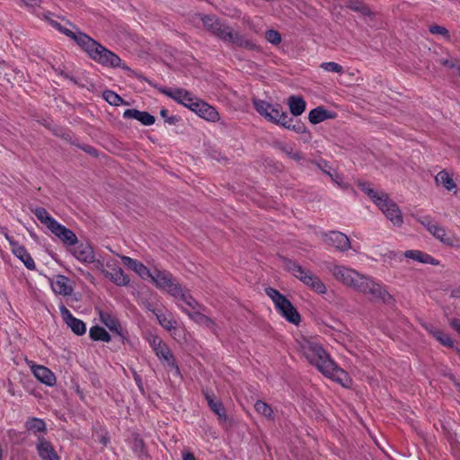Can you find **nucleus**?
Returning <instances> with one entry per match:
<instances>
[{"label":"nucleus","instance_id":"nucleus-1","mask_svg":"<svg viewBox=\"0 0 460 460\" xmlns=\"http://www.w3.org/2000/svg\"><path fill=\"white\" fill-rule=\"evenodd\" d=\"M302 349L308 361L314 365L324 376L335 380L343 386H348L351 382L347 373L331 359L320 344L305 341Z\"/></svg>","mask_w":460,"mask_h":460},{"label":"nucleus","instance_id":"nucleus-2","mask_svg":"<svg viewBox=\"0 0 460 460\" xmlns=\"http://www.w3.org/2000/svg\"><path fill=\"white\" fill-rule=\"evenodd\" d=\"M78 46L87 53L91 59L102 66L112 68L121 67L123 70L128 72L129 76H136L137 78L144 79L142 75H137L128 66L122 63L118 55L102 46L89 35L84 33V35L79 36Z\"/></svg>","mask_w":460,"mask_h":460},{"label":"nucleus","instance_id":"nucleus-3","mask_svg":"<svg viewBox=\"0 0 460 460\" xmlns=\"http://www.w3.org/2000/svg\"><path fill=\"white\" fill-rule=\"evenodd\" d=\"M32 212L38 220L43 224L55 236H57L64 245L74 246L77 244L78 239L76 234L69 228L59 224L54 217L50 216L46 208L39 207L34 208Z\"/></svg>","mask_w":460,"mask_h":460},{"label":"nucleus","instance_id":"nucleus-4","mask_svg":"<svg viewBox=\"0 0 460 460\" xmlns=\"http://www.w3.org/2000/svg\"><path fill=\"white\" fill-rule=\"evenodd\" d=\"M281 260L285 269L311 290L321 295L326 293V287L318 276L290 259L281 257Z\"/></svg>","mask_w":460,"mask_h":460},{"label":"nucleus","instance_id":"nucleus-5","mask_svg":"<svg viewBox=\"0 0 460 460\" xmlns=\"http://www.w3.org/2000/svg\"><path fill=\"white\" fill-rule=\"evenodd\" d=\"M252 104L256 111L268 121L279 126H286L288 114L283 111L280 104L272 105L266 101L259 99H252Z\"/></svg>","mask_w":460,"mask_h":460},{"label":"nucleus","instance_id":"nucleus-6","mask_svg":"<svg viewBox=\"0 0 460 460\" xmlns=\"http://www.w3.org/2000/svg\"><path fill=\"white\" fill-rule=\"evenodd\" d=\"M218 39L225 43L230 44L233 48H241L248 50L259 49L258 46L253 40L248 39L240 31L234 30V28H232L227 23L223 31L220 33Z\"/></svg>","mask_w":460,"mask_h":460},{"label":"nucleus","instance_id":"nucleus-7","mask_svg":"<svg viewBox=\"0 0 460 460\" xmlns=\"http://www.w3.org/2000/svg\"><path fill=\"white\" fill-rule=\"evenodd\" d=\"M0 231L4 235L6 240L9 242L12 252L23 262L24 266L28 270H36V264L34 262V260L27 252L26 248L23 245L20 244L18 242L14 241L13 238L7 234L6 228L0 226Z\"/></svg>","mask_w":460,"mask_h":460},{"label":"nucleus","instance_id":"nucleus-8","mask_svg":"<svg viewBox=\"0 0 460 460\" xmlns=\"http://www.w3.org/2000/svg\"><path fill=\"white\" fill-rule=\"evenodd\" d=\"M367 282V285H365V290L361 293L370 296L372 301L380 300L385 304H389L393 300L392 296L380 283L376 282L371 278Z\"/></svg>","mask_w":460,"mask_h":460},{"label":"nucleus","instance_id":"nucleus-9","mask_svg":"<svg viewBox=\"0 0 460 460\" xmlns=\"http://www.w3.org/2000/svg\"><path fill=\"white\" fill-rule=\"evenodd\" d=\"M416 220L421 224L435 238L443 243L452 245V240L447 235L445 228L433 223L429 216L417 217Z\"/></svg>","mask_w":460,"mask_h":460},{"label":"nucleus","instance_id":"nucleus-10","mask_svg":"<svg viewBox=\"0 0 460 460\" xmlns=\"http://www.w3.org/2000/svg\"><path fill=\"white\" fill-rule=\"evenodd\" d=\"M197 17L202 22L203 27L206 31L217 38H219L220 33L226 25V22L221 21L214 14L198 13Z\"/></svg>","mask_w":460,"mask_h":460},{"label":"nucleus","instance_id":"nucleus-11","mask_svg":"<svg viewBox=\"0 0 460 460\" xmlns=\"http://www.w3.org/2000/svg\"><path fill=\"white\" fill-rule=\"evenodd\" d=\"M378 208L385 215L387 219H389L394 226H400L402 224L403 220L402 212L398 205L394 202L389 196L378 206Z\"/></svg>","mask_w":460,"mask_h":460},{"label":"nucleus","instance_id":"nucleus-12","mask_svg":"<svg viewBox=\"0 0 460 460\" xmlns=\"http://www.w3.org/2000/svg\"><path fill=\"white\" fill-rule=\"evenodd\" d=\"M323 241L326 244L335 247L340 252H346L350 248L349 238L339 231H331L324 234Z\"/></svg>","mask_w":460,"mask_h":460},{"label":"nucleus","instance_id":"nucleus-13","mask_svg":"<svg viewBox=\"0 0 460 460\" xmlns=\"http://www.w3.org/2000/svg\"><path fill=\"white\" fill-rule=\"evenodd\" d=\"M99 316L102 323L120 338L122 343L128 341V332L122 328L116 317L105 311H100Z\"/></svg>","mask_w":460,"mask_h":460},{"label":"nucleus","instance_id":"nucleus-14","mask_svg":"<svg viewBox=\"0 0 460 460\" xmlns=\"http://www.w3.org/2000/svg\"><path fill=\"white\" fill-rule=\"evenodd\" d=\"M59 311L64 322L75 334L83 335L85 333L86 325L82 320L75 318L64 305L59 306Z\"/></svg>","mask_w":460,"mask_h":460},{"label":"nucleus","instance_id":"nucleus-15","mask_svg":"<svg viewBox=\"0 0 460 460\" xmlns=\"http://www.w3.org/2000/svg\"><path fill=\"white\" fill-rule=\"evenodd\" d=\"M161 92L187 108H189V105H190V103L195 101L196 98V96H194L191 93L182 88H163L161 89Z\"/></svg>","mask_w":460,"mask_h":460},{"label":"nucleus","instance_id":"nucleus-16","mask_svg":"<svg viewBox=\"0 0 460 460\" xmlns=\"http://www.w3.org/2000/svg\"><path fill=\"white\" fill-rule=\"evenodd\" d=\"M71 252L78 261L84 263H93L95 261L93 248L88 243H77L74 245Z\"/></svg>","mask_w":460,"mask_h":460},{"label":"nucleus","instance_id":"nucleus-17","mask_svg":"<svg viewBox=\"0 0 460 460\" xmlns=\"http://www.w3.org/2000/svg\"><path fill=\"white\" fill-rule=\"evenodd\" d=\"M277 311L289 323L298 325L301 316L292 303L286 298L277 308Z\"/></svg>","mask_w":460,"mask_h":460},{"label":"nucleus","instance_id":"nucleus-18","mask_svg":"<svg viewBox=\"0 0 460 460\" xmlns=\"http://www.w3.org/2000/svg\"><path fill=\"white\" fill-rule=\"evenodd\" d=\"M69 279L64 275H56L51 279V288L58 295L70 296L73 292V288L68 284Z\"/></svg>","mask_w":460,"mask_h":460},{"label":"nucleus","instance_id":"nucleus-19","mask_svg":"<svg viewBox=\"0 0 460 460\" xmlns=\"http://www.w3.org/2000/svg\"><path fill=\"white\" fill-rule=\"evenodd\" d=\"M37 451L42 460H60L51 443L44 438H39Z\"/></svg>","mask_w":460,"mask_h":460},{"label":"nucleus","instance_id":"nucleus-20","mask_svg":"<svg viewBox=\"0 0 460 460\" xmlns=\"http://www.w3.org/2000/svg\"><path fill=\"white\" fill-rule=\"evenodd\" d=\"M336 280L348 286L351 276L355 275V270L341 265H332L328 267Z\"/></svg>","mask_w":460,"mask_h":460},{"label":"nucleus","instance_id":"nucleus-21","mask_svg":"<svg viewBox=\"0 0 460 460\" xmlns=\"http://www.w3.org/2000/svg\"><path fill=\"white\" fill-rule=\"evenodd\" d=\"M124 119H134L145 126H151L155 123V118L147 111H141L137 109H128L123 113Z\"/></svg>","mask_w":460,"mask_h":460},{"label":"nucleus","instance_id":"nucleus-22","mask_svg":"<svg viewBox=\"0 0 460 460\" xmlns=\"http://www.w3.org/2000/svg\"><path fill=\"white\" fill-rule=\"evenodd\" d=\"M155 353L164 366L171 369H174L176 374H180V369L175 361V358L166 344L160 347V349H158V350Z\"/></svg>","mask_w":460,"mask_h":460},{"label":"nucleus","instance_id":"nucleus-23","mask_svg":"<svg viewBox=\"0 0 460 460\" xmlns=\"http://www.w3.org/2000/svg\"><path fill=\"white\" fill-rule=\"evenodd\" d=\"M181 310L184 313H186L190 316V318L192 319L198 324L206 326L212 332H216L217 324L210 317L201 314L199 311L190 312V310H187L185 308H181Z\"/></svg>","mask_w":460,"mask_h":460},{"label":"nucleus","instance_id":"nucleus-24","mask_svg":"<svg viewBox=\"0 0 460 460\" xmlns=\"http://www.w3.org/2000/svg\"><path fill=\"white\" fill-rule=\"evenodd\" d=\"M336 114L325 110L323 106H318L310 111L308 119L312 124H318L328 119H334Z\"/></svg>","mask_w":460,"mask_h":460},{"label":"nucleus","instance_id":"nucleus-25","mask_svg":"<svg viewBox=\"0 0 460 460\" xmlns=\"http://www.w3.org/2000/svg\"><path fill=\"white\" fill-rule=\"evenodd\" d=\"M122 262L137 273L142 279L150 278L151 272L143 263L128 256L121 257Z\"/></svg>","mask_w":460,"mask_h":460},{"label":"nucleus","instance_id":"nucleus-26","mask_svg":"<svg viewBox=\"0 0 460 460\" xmlns=\"http://www.w3.org/2000/svg\"><path fill=\"white\" fill-rule=\"evenodd\" d=\"M150 278L155 283L156 287L161 289H166L174 280L170 272L158 270H155L154 274L151 273Z\"/></svg>","mask_w":460,"mask_h":460},{"label":"nucleus","instance_id":"nucleus-27","mask_svg":"<svg viewBox=\"0 0 460 460\" xmlns=\"http://www.w3.org/2000/svg\"><path fill=\"white\" fill-rule=\"evenodd\" d=\"M33 374L41 383L47 385H53L56 383L55 375L44 366H37L33 369Z\"/></svg>","mask_w":460,"mask_h":460},{"label":"nucleus","instance_id":"nucleus-28","mask_svg":"<svg viewBox=\"0 0 460 460\" xmlns=\"http://www.w3.org/2000/svg\"><path fill=\"white\" fill-rule=\"evenodd\" d=\"M288 105L289 107L290 113L295 116H300L306 107L305 101L302 96L291 95L288 99Z\"/></svg>","mask_w":460,"mask_h":460},{"label":"nucleus","instance_id":"nucleus-29","mask_svg":"<svg viewBox=\"0 0 460 460\" xmlns=\"http://www.w3.org/2000/svg\"><path fill=\"white\" fill-rule=\"evenodd\" d=\"M131 448L140 460L149 459V455L146 450V443L138 434L133 435Z\"/></svg>","mask_w":460,"mask_h":460},{"label":"nucleus","instance_id":"nucleus-30","mask_svg":"<svg viewBox=\"0 0 460 460\" xmlns=\"http://www.w3.org/2000/svg\"><path fill=\"white\" fill-rule=\"evenodd\" d=\"M404 256L406 258L412 259L414 261H420L422 263H427V264H431V265L438 264V261H436L432 256H430L429 254L425 253L423 252L417 251V250L406 251L404 253Z\"/></svg>","mask_w":460,"mask_h":460},{"label":"nucleus","instance_id":"nucleus-31","mask_svg":"<svg viewBox=\"0 0 460 460\" xmlns=\"http://www.w3.org/2000/svg\"><path fill=\"white\" fill-rule=\"evenodd\" d=\"M106 276L118 286H127L130 281L129 277L121 268H115L111 271H107Z\"/></svg>","mask_w":460,"mask_h":460},{"label":"nucleus","instance_id":"nucleus-32","mask_svg":"<svg viewBox=\"0 0 460 460\" xmlns=\"http://www.w3.org/2000/svg\"><path fill=\"white\" fill-rule=\"evenodd\" d=\"M46 19L49 21V24L53 28L57 29L58 31H60L61 33L65 34L66 36H67L68 38L73 40L75 42H76L77 45H78L79 36L84 35V32H82L80 31H72L71 30L62 26L58 22H57L55 20H52V19H49L47 16H46Z\"/></svg>","mask_w":460,"mask_h":460},{"label":"nucleus","instance_id":"nucleus-33","mask_svg":"<svg viewBox=\"0 0 460 460\" xmlns=\"http://www.w3.org/2000/svg\"><path fill=\"white\" fill-rule=\"evenodd\" d=\"M200 105L201 108H199V110H197V114L200 118H203L208 121H217L219 119V114L214 107H212L205 102Z\"/></svg>","mask_w":460,"mask_h":460},{"label":"nucleus","instance_id":"nucleus-34","mask_svg":"<svg viewBox=\"0 0 460 460\" xmlns=\"http://www.w3.org/2000/svg\"><path fill=\"white\" fill-rule=\"evenodd\" d=\"M346 6L354 12L359 13L363 16L373 15L371 9L363 0H349Z\"/></svg>","mask_w":460,"mask_h":460},{"label":"nucleus","instance_id":"nucleus-35","mask_svg":"<svg viewBox=\"0 0 460 460\" xmlns=\"http://www.w3.org/2000/svg\"><path fill=\"white\" fill-rule=\"evenodd\" d=\"M355 275L356 276H351L347 287H349L360 293L365 290L364 287H366L365 285H367V281L368 280L369 277L360 274L356 270Z\"/></svg>","mask_w":460,"mask_h":460},{"label":"nucleus","instance_id":"nucleus-36","mask_svg":"<svg viewBox=\"0 0 460 460\" xmlns=\"http://www.w3.org/2000/svg\"><path fill=\"white\" fill-rule=\"evenodd\" d=\"M435 181L437 184H441L447 190H453L456 188V184L454 180L449 176V174L446 171L439 172L435 177Z\"/></svg>","mask_w":460,"mask_h":460},{"label":"nucleus","instance_id":"nucleus-37","mask_svg":"<svg viewBox=\"0 0 460 460\" xmlns=\"http://www.w3.org/2000/svg\"><path fill=\"white\" fill-rule=\"evenodd\" d=\"M254 409L256 412L268 420H274V412L270 404L262 400H257L254 403Z\"/></svg>","mask_w":460,"mask_h":460},{"label":"nucleus","instance_id":"nucleus-38","mask_svg":"<svg viewBox=\"0 0 460 460\" xmlns=\"http://www.w3.org/2000/svg\"><path fill=\"white\" fill-rule=\"evenodd\" d=\"M283 128L291 129L298 134L307 133L308 137H310V132L307 130L305 125L300 120H295L289 116L286 120V126H283Z\"/></svg>","mask_w":460,"mask_h":460},{"label":"nucleus","instance_id":"nucleus-39","mask_svg":"<svg viewBox=\"0 0 460 460\" xmlns=\"http://www.w3.org/2000/svg\"><path fill=\"white\" fill-rule=\"evenodd\" d=\"M90 337L93 341H102L109 342L111 341V335L107 331L101 326H93L89 332Z\"/></svg>","mask_w":460,"mask_h":460},{"label":"nucleus","instance_id":"nucleus-40","mask_svg":"<svg viewBox=\"0 0 460 460\" xmlns=\"http://www.w3.org/2000/svg\"><path fill=\"white\" fill-rule=\"evenodd\" d=\"M25 427L29 431L33 433L46 432L47 428L43 420L38 418H31L25 422Z\"/></svg>","mask_w":460,"mask_h":460},{"label":"nucleus","instance_id":"nucleus-41","mask_svg":"<svg viewBox=\"0 0 460 460\" xmlns=\"http://www.w3.org/2000/svg\"><path fill=\"white\" fill-rule=\"evenodd\" d=\"M430 333L442 345H444V346H446L447 348H453L454 347L453 340L447 334L443 332L442 331H440V330H431Z\"/></svg>","mask_w":460,"mask_h":460},{"label":"nucleus","instance_id":"nucleus-42","mask_svg":"<svg viewBox=\"0 0 460 460\" xmlns=\"http://www.w3.org/2000/svg\"><path fill=\"white\" fill-rule=\"evenodd\" d=\"M156 318L159 323L168 331L174 330L177 326V322L172 317H168L164 314H156Z\"/></svg>","mask_w":460,"mask_h":460},{"label":"nucleus","instance_id":"nucleus-43","mask_svg":"<svg viewBox=\"0 0 460 460\" xmlns=\"http://www.w3.org/2000/svg\"><path fill=\"white\" fill-rule=\"evenodd\" d=\"M102 96L111 105L119 106L124 103V100L113 91L106 90L103 92Z\"/></svg>","mask_w":460,"mask_h":460},{"label":"nucleus","instance_id":"nucleus-44","mask_svg":"<svg viewBox=\"0 0 460 460\" xmlns=\"http://www.w3.org/2000/svg\"><path fill=\"white\" fill-rule=\"evenodd\" d=\"M210 410L217 416L219 421L226 422L227 420L226 408L220 400L213 403Z\"/></svg>","mask_w":460,"mask_h":460},{"label":"nucleus","instance_id":"nucleus-45","mask_svg":"<svg viewBox=\"0 0 460 460\" xmlns=\"http://www.w3.org/2000/svg\"><path fill=\"white\" fill-rule=\"evenodd\" d=\"M265 292L271 298L276 308L287 298L284 295L273 288H267Z\"/></svg>","mask_w":460,"mask_h":460},{"label":"nucleus","instance_id":"nucleus-46","mask_svg":"<svg viewBox=\"0 0 460 460\" xmlns=\"http://www.w3.org/2000/svg\"><path fill=\"white\" fill-rule=\"evenodd\" d=\"M366 194L373 200V202L378 207L385 199L388 197L385 192H376L373 188H369Z\"/></svg>","mask_w":460,"mask_h":460},{"label":"nucleus","instance_id":"nucleus-47","mask_svg":"<svg viewBox=\"0 0 460 460\" xmlns=\"http://www.w3.org/2000/svg\"><path fill=\"white\" fill-rule=\"evenodd\" d=\"M366 194L373 200V202L378 207L385 199L388 197L385 192H376L373 188H369Z\"/></svg>","mask_w":460,"mask_h":460},{"label":"nucleus","instance_id":"nucleus-48","mask_svg":"<svg viewBox=\"0 0 460 460\" xmlns=\"http://www.w3.org/2000/svg\"><path fill=\"white\" fill-rule=\"evenodd\" d=\"M167 292L175 298L181 299L185 293L181 286L173 280L169 287L166 288Z\"/></svg>","mask_w":460,"mask_h":460},{"label":"nucleus","instance_id":"nucleus-49","mask_svg":"<svg viewBox=\"0 0 460 460\" xmlns=\"http://www.w3.org/2000/svg\"><path fill=\"white\" fill-rule=\"evenodd\" d=\"M279 149L288 155L292 160L300 161L303 159L302 153L299 151L294 152L293 147L286 145H279Z\"/></svg>","mask_w":460,"mask_h":460},{"label":"nucleus","instance_id":"nucleus-50","mask_svg":"<svg viewBox=\"0 0 460 460\" xmlns=\"http://www.w3.org/2000/svg\"><path fill=\"white\" fill-rule=\"evenodd\" d=\"M429 31L431 34L441 35L446 40H450L449 31L444 26H440V25H437V24L431 25L429 28Z\"/></svg>","mask_w":460,"mask_h":460},{"label":"nucleus","instance_id":"nucleus-51","mask_svg":"<svg viewBox=\"0 0 460 460\" xmlns=\"http://www.w3.org/2000/svg\"><path fill=\"white\" fill-rule=\"evenodd\" d=\"M265 38L270 43L273 45H278L281 42V35L278 31L275 30H268L265 32Z\"/></svg>","mask_w":460,"mask_h":460},{"label":"nucleus","instance_id":"nucleus-52","mask_svg":"<svg viewBox=\"0 0 460 460\" xmlns=\"http://www.w3.org/2000/svg\"><path fill=\"white\" fill-rule=\"evenodd\" d=\"M180 300L185 303L192 310L191 312L198 311L200 307V305L190 294L184 293Z\"/></svg>","mask_w":460,"mask_h":460},{"label":"nucleus","instance_id":"nucleus-53","mask_svg":"<svg viewBox=\"0 0 460 460\" xmlns=\"http://www.w3.org/2000/svg\"><path fill=\"white\" fill-rule=\"evenodd\" d=\"M321 67L328 72L341 73L343 68L336 62H324L321 64Z\"/></svg>","mask_w":460,"mask_h":460},{"label":"nucleus","instance_id":"nucleus-54","mask_svg":"<svg viewBox=\"0 0 460 460\" xmlns=\"http://www.w3.org/2000/svg\"><path fill=\"white\" fill-rule=\"evenodd\" d=\"M160 115L164 119L165 122L170 125H175L180 119L177 116H169L166 109H162L160 111Z\"/></svg>","mask_w":460,"mask_h":460},{"label":"nucleus","instance_id":"nucleus-55","mask_svg":"<svg viewBox=\"0 0 460 460\" xmlns=\"http://www.w3.org/2000/svg\"><path fill=\"white\" fill-rule=\"evenodd\" d=\"M327 175L341 188L348 189L349 184L342 181V177L338 172H327Z\"/></svg>","mask_w":460,"mask_h":460},{"label":"nucleus","instance_id":"nucleus-56","mask_svg":"<svg viewBox=\"0 0 460 460\" xmlns=\"http://www.w3.org/2000/svg\"><path fill=\"white\" fill-rule=\"evenodd\" d=\"M150 344L154 351L156 352L158 349H160L162 346H164L165 343L158 336H155L150 341Z\"/></svg>","mask_w":460,"mask_h":460},{"label":"nucleus","instance_id":"nucleus-57","mask_svg":"<svg viewBox=\"0 0 460 460\" xmlns=\"http://www.w3.org/2000/svg\"><path fill=\"white\" fill-rule=\"evenodd\" d=\"M79 148L93 157L98 156V151L93 146H92L90 145L79 146Z\"/></svg>","mask_w":460,"mask_h":460},{"label":"nucleus","instance_id":"nucleus-58","mask_svg":"<svg viewBox=\"0 0 460 460\" xmlns=\"http://www.w3.org/2000/svg\"><path fill=\"white\" fill-rule=\"evenodd\" d=\"M204 102L200 99H199L198 97L195 98V101H193L190 105H189V108L190 111H192L193 112H195L196 114L198 113V111L199 108H201V103H203Z\"/></svg>","mask_w":460,"mask_h":460},{"label":"nucleus","instance_id":"nucleus-59","mask_svg":"<svg viewBox=\"0 0 460 460\" xmlns=\"http://www.w3.org/2000/svg\"><path fill=\"white\" fill-rule=\"evenodd\" d=\"M203 394H204L205 399H206V401H207V402H208V404L209 408L211 407V405H212L213 403H216L217 402H218V401H219V400H217V399L214 396V394H209L208 392H203Z\"/></svg>","mask_w":460,"mask_h":460},{"label":"nucleus","instance_id":"nucleus-60","mask_svg":"<svg viewBox=\"0 0 460 460\" xmlns=\"http://www.w3.org/2000/svg\"><path fill=\"white\" fill-rule=\"evenodd\" d=\"M203 394H204L205 399H206V401H207V402H208V404L209 408L211 407V405H212L213 403H216L217 402H218V401H219V400H217V399L214 396V394H209L208 392H203Z\"/></svg>","mask_w":460,"mask_h":460},{"label":"nucleus","instance_id":"nucleus-61","mask_svg":"<svg viewBox=\"0 0 460 460\" xmlns=\"http://www.w3.org/2000/svg\"><path fill=\"white\" fill-rule=\"evenodd\" d=\"M313 163L317 165V167L320 170H322L325 174H327V172H331L330 171L327 170V168H329V166H328V163L325 160H321V161L313 162Z\"/></svg>","mask_w":460,"mask_h":460},{"label":"nucleus","instance_id":"nucleus-62","mask_svg":"<svg viewBox=\"0 0 460 460\" xmlns=\"http://www.w3.org/2000/svg\"><path fill=\"white\" fill-rule=\"evenodd\" d=\"M441 65L445 66H448L450 68L457 67L456 61H454L452 59H443L440 61Z\"/></svg>","mask_w":460,"mask_h":460},{"label":"nucleus","instance_id":"nucleus-63","mask_svg":"<svg viewBox=\"0 0 460 460\" xmlns=\"http://www.w3.org/2000/svg\"><path fill=\"white\" fill-rule=\"evenodd\" d=\"M358 186L362 191L366 193V191H367V190L371 187V183L367 181H359L358 182Z\"/></svg>","mask_w":460,"mask_h":460},{"label":"nucleus","instance_id":"nucleus-64","mask_svg":"<svg viewBox=\"0 0 460 460\" xmlns=\"http://www.w3.org/2000/svg\"><path fill=\"white\" fill-rule=\"evenodd\" d=\"M450 325L454 328L458 333H460V319L454 318L450 321Z\"/></svg>","mask_w":460,"mask_h":460}]
</instances>
